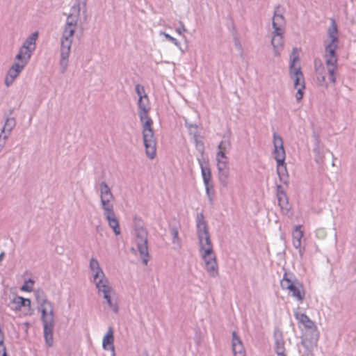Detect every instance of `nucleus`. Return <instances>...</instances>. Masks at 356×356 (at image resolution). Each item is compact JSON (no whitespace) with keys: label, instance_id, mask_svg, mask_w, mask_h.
<instances>
[{"label":"nucleus","instance_id":"f257e3e1","mask_svg":"<svg viewBox=\"0 0 356 356\" xmlns=\"http://www.w3.org/2000/svg\"><path fill=\"white\" fill-rule=\"evenodd\" d=\"M196 229L200 251L205 264V270L211 277H216L219 275L218 265L213 252L207 222L202 213L197 214Z\"/></svg>","mask_w":356,"mask_h":356},{"label":"nucleus","instance_id":"f03ea898","mask_svg":"<svg viewBox=\"0 0 356 356\" xmlns=\"http://www.w3.org/2000/svg\"><path fill=\"white\" fill-rule=\"evenodd\" d=\"M81 5L86 7V0L81 1L76 0L71 8L70 13L68 15L65 24L64 30L60 38V65L61 72L64 73L68 65V59L71 52V47L73 41V36L77 26V22L80 16Z\"/></svg>","mask_w":356,"mask_h":356},{"label":"nucleus","instance_id":"7ed1b4c3","mask_svg":"<svg viewBox=\"0 0 356 356\" xmlns=\"http://www.w3.org/2000/svg\"><path fill=\"white\" fill-rule=\"evenodd\" d=\"M40 310L41 320L43 323L44 337L48 347H51L54 343L53 331L54 327V316L52 304L42 307L38 306Z\"/></svg>","mask_w":356,"mask_h":356},{"label":"nucleus","instance_id":"20e7f679","mask_svg":"<svg viewBox=\"0 0 356 356\" xmlns=\"http://www.w3.org/2000/svg\"><path fill=\"white\" fill-rule=\"evenodd\" d=\"M280 286L283 290H288L289 294L298 302H302L305 298V291L302 284L291 273H285L280 281Z\"/></svg>","mask_w":356,"mask_h":356},{"label":"nucleus","instance_id":"39448f33","mask_svg":"<svg viewBox=\"0 0 356 356\" xmlns=\"http://www.w3.org/2000/svg\"><path fill=\"white\" fill-rule=\"evenodd\" d=\"M143 125V138L145 147L146 155L150 159H153L156 152V142L152 125V119L141 122Z\"/></svg>","mask_w":356,"mask_h":356},{"label":"nucleus","instance_id":"423d86ee","mask_svg":"<svg viewBox=\"0 0 356 356\" xmlns=\"http://www.w3.org/2000/svg\"><path fill=\"white\" fill-rule=\"evenodd\" d=\"M299 59L298 56L293 57L290 62L289 65V75L291 79L294 81V88L297 89L296 98L297 102H300L304 95V90L305 88L304 76L301 71L300 67H296L295 62Z\"/></svg>","mask_w":356,"mask_h":356},{"label":"nucleus","instance_id":"0eeeda50","mask_svg":"<svg viewBox=\"0 0 356 356\" xmlns=\"http://www.w3.org/2000/svg\"><path fill=\"white\" fill-rule=\"evenodd\" d=\"M337 49V43H328L325 46V58L329 74V79L330 81L332 83H336V72L338 67L337 56L336 54Z\"/></svg>","mask_w":356,"mask_h":356},{"label":"nucleus","instance_id":"6e6552de","mask_svg":"<svg viewBox=\"0 0 356 356\" xmlns=\"http://www.w3.org/2000/svg\"><path fill=\"white\" fill-rule=\"evenodd\" d=\"M136 244L143 263L147 265L149 259L147 245V232L139 224L136 225Z\"/></svg>","mask_w":356,"mask_h":356},{"label":"nucleus","instance_id":"1a4fd4ad","mask_svg":"<svg viewBox=\"0 0 356 356\" xmlns=\"http://www.w3.org/2000/svg\"><path fill=\"white\" fill-rule=\"evenodd\" d=\"M99 191L100 196V202L102 209L114 207L113 201L114 200L113 194L106 181H102L99 185Z\"/></svg>","mask_w":356,"mask_h":356},{"label":"nucleus","instance_id":"9d476101","mask_svg":"<svg viewBox=\"0 0 356 356\" xmlns=\"http://www.w3.org/2000/svg\"><path fill=\"white\" fill-rule=\"evenodd\" d=\"M273 145H274V158L277 164L281 165L284 164L285 150L283 145L282 138L277 134H273Z\"/></svg>","mask_w":356,"mask_h":356},{"label":"nucleus","instance_id":"9b49d317","mask_svg":"<svg viewBox=\"0 0 356 356\" xmlns=\"http://www.w3.org/2000/svg\"><path fill=\"white\" fill-rule=\"evenodd\" d=\"M296 318L312 332L311 341L316 342L318 339V333L314 323L304 313L295 314Z\"/></svg>","mask_w":356,"mask_h":356},{"label":"nucleus","instance_id":"f8f14e48","mask_svg":"<svg viewBox=\"0 0 356 356\" xmlns=\"http://www.w3.org/2000/svg\"><path fill=\"white\" fill-rule=\"evenodd\" d=\"M272 26L273 31L279 33V31L285 32L286 20L283 16L280 5L277 6L274 10Z\"/></svg>","mask_w":356,"mask_h":356},{"label":"nucleus","instance_id":"ddd939ff","mask_svg":"<svg viewBox=\"0 0 356 356\" xmlns=\"http://www.w3.org/2000/svg\"><path fill=\"white\" fill-rule=\"evenodd\" d=\"M113 208L114 207H110L103 209L104 216L107 220L109 227L113 230L115 234L119 235L121 232L119 220L115 216Z\"/></svg>","mask_w":356,"mask_h":356},{"label":"nucleus","instance_id":"4468645a","mask_svg":"<svg viewBox=\"0 0 356 356\" xmlns=\"http://www.w3.org/2000/svg\"><path fill=\"white\" fill-rule=\"evenodd\" d=\"M314 70L318 83L325 88L327 87L326 82V70L324 65L320 58H315L314 60Z\"/></svg>","mask_w":356,"mask_h":356},{"label":"nucleus","instance_id":"2eb2a0df","mask_svg":"<svg viewBox=\"0 0 356 356\" xmlns=\"http://www.w3.org/2000/svg\"><path fill=\"white\" fill-rule=\"evenodd\" d=\"M24 67L25 65L19 63H15L10 67L5 78V84L7 87H9L13 84L15 79L19 75Z\"/></svg>","mask_w":356,"mask_h":356},{"label":"nucleus","instance_id":"dca6fc26","mask_svg":"<svg viewBox=\"0 0 356 356\" xmlns=\"http://www.w3.org/2000/svg\"><path fill=\"white\" fill-rule=\"evenodd\" d=\"M138 115L140 122L147 120V119H151V118H149L147 115V113L151 109L149 98H142V97H140V98H139L138 101Z\"/></svg>","mask_w":356,"mask_h":356},{"label":"nucleus","instance_id":"f3484780","mask_svg":"<svg viewBox=\"0 0 356 356\" xmlns=\"http://www.w3.org/2000/svg\"><path fill=\"white\" fill-rule=\"evenodd\" d=\"M284 32L279 31V33H276V31L272 33L271 44L273 47L274 54L275 56H280V51L282 50L284 47Z\"/></svg>","mask_w":356,"mask_h":356},{"label":"nucleus","instance_id":"a211bd4d","mask_svg":"<svg viewBox=\"0 0 356 356\" xmlns=\"http://www.w3.org/2000/svg\"><path fill=\"white\" fill-rule=\"evenodd\" d=\"M96 288L99 293H102L103 296H106L108 293H114V291L109 284L108 280L104 277H102L96 281H94Z\"/></svg>","mask_w":356,"mask_h":356},{"label":"nucleus","instance_id":"6ab92c4d","mask_svg":"<svg viewBox=\"0 0 356 356\" xmlns=\"http://www.w3.org/2000/svg\"><path fill=\"white\" fill-rule=\"evenodd\" d=\"M90 269L93 273L94 281L104 277L105 274L101 268L98 261L95 258H91L90 261Z\"/></svg>","mask_w":356,"mask_h":356},{"label":"nucleus","instance_id":"aec40b11","mask_svg":"<svg viewBox=\"0 0 356 356\" xmlns=\"http://www.w3.org/2000/svg\"><path fill=\"white\" fill-rule=\"evenodd\" d=\"M277 197L278 204L281 207V209H286L288 211L289 209L288 197L281 185L277 186Z\"/></svg>","mask_w":356,"mask_h":356},{"label":"nucleus","instance_id":"412c9836","mask_svg":"<svg viewBox=\"0 0 356 356\" xmlns=\"http://www.w3.org/2000/svg\"><path fill=\"white\" fill-rule=\"evenodd\" d=\"M33 52V51L32 50L27 49L25 46H22L19 53L15 56V59L19 60V63L26 66L30 60Z\"/></svg>","mask_w":356,"mask_h":356},{"label":"nucleus","instance_id":"4be33fe9","mask_svg":"<svg viewBox=\"0 0 356 356\" xmlns=\"http://www.w3.org/2000/svg\"><path fill=\"white\" fill-rule=\"evenodd\" d=\"M114 337L113 330L112 327H109L106 335L103 338L102 346L105 350H111L114 351L113 346Z\"/></svg>","mask_w":356,"mask_h":356},{"label":"nucleus","instance_id":"5701e85b","mask_svg":"<svg viewBox=\"0 0 356 356\" xmlns=\"http://www.w3.org/2000/svg\"><path fill=\"white\" fill-rule=\"evenodd\" d=\"M10 305H13V309L15 311L21 310L22 307H31V300L29 298H24L22 296H16L11 302Z\"/></svg>","mask_w":356,"mask_h":356},{"label":"nucleus","instance_id":"b1692460","mask_svg":"<svg viewBox=\"0 0 356 356\" xmlns=\"http://www.w3.org/2000/svg\"><path fill=\"white\" fill-rule=\"evenodd\" d=\"M302 225H296L293 231V245L295 248H298L301 246L302 238L303 236V232L301 229Z\"/></svg>","mask_w":356,"mask_h":356},{"label":"nucleus","instance_id":"393cba45","mask_svg":"<svg viewBox=\"0 0 356 356\" xmlns=\"http://www.w3.org/2000/svg\"><path fill=\"white\" fill-rule=\"evenodd\" d=\"M16 125V120L15 118H7L5 122V124L2 128L1 133L0 136H6L7 138L10 136L12 130Z\"/></svg>","mask_w":356,"mask_h":356},{"label":"nucleus","instance_id":"a878e982","mask_svg":"<svg viewBox=\"0 0 356 356\" xmlns=\"http://www.w3.org/2000/svg\"><path fill=\"white\" fill-rule=\"evenodd\" d=\"M327 36L330 39L329 43H337L338 42V29L336 22L334 19H331V24L327 30Z\"/></svg>","mask_w":356,"mask_h":356},{"label":"nucleus","instance_id":"bb28decb","mask_svg":"<svg viewBox=\"0 0 356 356\" xmlns=\"http://www.w3.org/2000/svg\"><path fill=\"white\" fill-rule=\"evenodd\" d=\"M197 161L201 168V173L204 184L211 183V172L210 168L207 165H204L203 161L201 159L198 158Z\"/></svg>","mask_w":356,"mask_h":356},{"label":"nucleus","instance_id":"cd10ccee","mask_svg":"<svg viewBox=\"0 0 356 356\" xmlns=\"http://www.w3.org/2000/svg\"><path fill=\"white\" fill-rule=\"evenodd\" d=\"M229 168H218V177L220 184L225 188L228 186Z\"/></svg>","mask_w":356,"mask_h":356},{"label":"nucleus","instance_id":"c85d7f7f","mask_svg":"<svg viewBox=\"0 0 356 356\" xmlns=\"http://www.w3.org/2000/svg\"><path fill=\"white\" fill-rule=\"evenodd\" d=\"M217 168H229V159L225 153L218 151L216 154Z\"/></svg>","mask_w":356,"mask_h":356},{"label":"nucleus","instance_id":"c756f323","mask_svg":"<svg viewBox=\"0 0 356 356\" xmlns=\"http://www.w3.org/2000/svg\"><path fill=\"white\" fill-rule=\"evenodd\" d=\"M34 295L38 306L42 307L49 304H51L47 298L45 293L42 289H37L34 291Z\"/></svg>","mask_w":356,"mask_h":356},{"label":"nucleus","instance_id":"7c9ffc66","mask_svg":"<svg viewBox=\"0 0 356 356\" xmlns=\"http://www.w3.org/2000/svg\"><path fill=\"white\" fill-rule=\"evenodd\" d=\"M38 37V33L37 31L31 33L24 41L22 46H25L27 49L32 50L33 51L35 49V42Z\"/></svg>","mask_w":356,"mask_h":356},{"label":"nucleus","instance_id":"2f4dec72","mask_svg":"<svg viewBox=\"0 0 356 356\" xmlns=\"http://www.w3.org/2000/svg\"><path fill=\"white\" fill-rule=\"evenodd\" d=\"M275 351L277 354L285 351L284 341L282 339V334L275 332Z\"/></svg>","mask_w":356,"mask_h":356},{"label":"nucleus","instance_id":"473e14b6","mask_svg":"<svg viewBox=\"0 0 356 356\" xmlns=\"http://www.w3.org/2000/svg\"><path fill=\"white\" fill-rule=\"evenodd\" d=\"M310 343L311 341H307L306 339L302 340L301 345L303 349H299L300 356H314Z\"/></svg>","mask_w":356,"mask_h":356},{"label":"nucleus","instance_id":"72a5a7b5","mask_svg":"<svg viewBox=\"0 0 356 356\" xmlns=\"http://www.w3.org/2000/svg\"><path fill=\"white\" fill-rule=\"evenodd\" d=\"M277 172L280 177V181L284 184H287L288 182V175L286 172V168L284 164H282L281 165H278L277 164Z\"/></svg>","mask_w":356,"mask_h":356},{"label":"nucleus","instance_id":"f704fd0d","mask_svg":"<svg viewBox=\"0 0 356 356\" xmlns=\"http://www.w3.org/2000/svg\"><path fill=\"white\" fill-rule=\"evenodd\" d=\"M5 335L0 323V356H6V348L4 344Z\"/></svg>","mask_w":356,"mask_h":356},{"label":"nucleus","instance_id":"c9c22d12","mask_svg":"<svg viewBox=\"0 0 356 356\" xmlns=\"http://www.w3.org/2000/svg\"><path fill=\"white\" fill-rule=\"evenodd\" d=\"M111 294V293L106 294V296H104V298L106 300L107 304L113 312L117 314L119 311V307L117 302L112 301Z\"/></svg>","mask_w":356,"mask_h":356},{"label":"nucleus","instance_id":"e433bc0d","mask_svg":"<svg viewBox=\"0 0 356 356\" xmlns=\"http://www.w3.org/2000/svg\"><path fill=\"white\" fill-rule=\"evenodd\" d=\"M219 151L227 154L231 148V143L229 140H222L218 146Z\"/></svg>","mask_w":356,"mask_h":356},{"label":"nucleus","instance_id":"4c0bfd02","mask_svg":"<svg viewBox=\"0 0 356 356\" xmlns=\"http://www.w3.org/2000/svg\"><path fill=\"white\" fill-rule=\"evenodd\" d=\"M194 139L196 149L201 154V156H203L204 153V144L203 141L200 140L197 136H195Z\"/></svg>","mask_w":356,"mask_h":356},{"label":"nucleus","instance_id":"58836bf2","mask_svg":"<svg viewBox=\"0 0 356 356\" xmlns=\"http://www.w3.org/2000/svg\"><path fill=\"white\" fill-rule=\"evenodd\" d=\"M135 90L136 94L138 96V99L142 97V98H146L148 97L147 95L145 92V88L142 85L138 83L135 86Z\"/></svg>","mask_w":356,"mask_h":356},{"label":"nucleus","instance_id":"ea45409f","mask_svg":"<svg viewBox=\"0 0 356 356\" xmlns=\"http://www.w3.org/2000/svg\"><path fill=\"white\" fill-rule=\"evenodd\" d=\"M232 349L235 356H245V350L243 344L234 345Z\"/></svg>","mask_w":356,"mask_h":356},{"label":"nucleus","instance_id":"a19ab883","mask_svg":"<svg viewBox=\"0 0 356 356\" xmlns=\"http://www.w3.org/2000/svg\"><path fill=\"white\" fill-rule=\"evenodd\" d=\"M34 284V281L32 279H29L24 282L23 286L21 287V290L24 291H31L32 285Z\"/></svg>","mask_w":356,"mask_h":356},{"label":"nucleus","instance_id":"79ce46f5","mask_svg":"<svg viewBox=\"0 0 356 356\" xmlns=\"http://www.w3.org/2000/svg\"><path fill=\"white\" fill-rule=\"evenodd\" d=\"M185 125L188 128L190 134L193 135V137L197 136V125L190 124L187 122H186Z\"/></svg>","mask_w":356,"mask_h":356},{"label":"nucleus","instance_id":"37998d69","mask_svg":"<svg viewBox=\"0 0 356 356\" xmlns=\"http://www.w3.org/2000/svg\"><path fill=\"white\" fill-rule=\"evenodd\" d=\"M172 234V243L179 244V232L177 227H173L171 228Z\"/></svg>","mask_w":356,"mask_h":356},{"label":"nucleus","instance_id":"c03bdc74","mask_svg":"<svg viewBox=\"0 0 356 356\" xmlns=\"http://www.w3.org/2000/svg\"><path fill=\"white\" fill-rule=\"evenodd\" d=\"M205 189H206V193L209 197L210 202L212 201V195H213V191L211 192V191L213 188V185L211 183H209L207 184H204Z\"/></svg>","mask_w":356,"mask_h":356},{"label":"nucleus","instance_id":"a18cd8bd","mask_svg":"<svg viewBox=\"0 0 356 356\" xmlns=\"http://www.w3.org/2000/svg\"><path fill=\"white\" fill-rule=\"evenodd\" d=\"M163 35L166 39L174 43L177 47H179L181 49V44L176 38H173L168 33H163Z\"/></svg>","mask_w":356,"mask_h":356},{"label":"nucleus","instance_id":"49530a36","mask_svg":"<svg viewBox=\"0 0 356 356\" xmlns=\"http://www.w3.org/2000/svg\"><path fill=\"white\" fill-rule=\"evenodd\" d=\"M315 234L316 237L321 239L325 238L327 234L325 229L323 228L317 229L315 232Z\"/></svg>","mask_w":356,"mask_h":356},{"label":"nucleus","instance_id":"de8ad7c7","mask_svg":"<svg viewBox=\"0 0 356 356\" xmlns=\"http://www.w3.org/2000/svg\"><path fill=\"white\" fill-rule=\"evenodd\" d=\"M242 344V341L240 339V337L237 335L236 332H232V347L234 345H239Z\"/></svg>","mask_w":356,"mask_h":356},{"label":"nucleus","instance_id":"09e8293b","mask_svg":"<svg viewBox=\"0 0 356 356\" xmlns=\"http://www.w3.org/2000/svg\"><path fill=\"white\" fill-rule=\"evenodd\" d=\"M6 140H7L6 136H0V152L3 149V147L6 145Z\"/></svg>","mask_w":356,"mask_h":356},{"label":"nucleus","instance_id":"8fccbe9b","mask_svg":"<svg viewBox=\"0 0 356 356\" xmlns=\"http://www.w3.org/2000/svg\"><path fill=\"white\" fill-rule=\"evenodd\" d=\"M176 31L179 33V34H181L182 32H185L186 31V29H185L184 24L182 23H181V27L180 28H177L176 29Z\"/></svg>","mask_w":356,"mask_h":356},{"label":"nucleus","instance_id":"3c124183","mask_svg":"<svg viewBox=\"0 0 356 356\" xmlns=\"http://www.w3.org/2000/svg\"><path fill=\"white\" fill-rule=\"evenodd\" d=\"M299 250V254L300 257H302L304 252H305V248H302L301 246L298 248Z\"/></svg>","mask_w":356,"mask_h":356},{"label":"nucleus","instance_id":"603ef678","mask_svg":"<svg viewBox=\"0 0 356 356\" xmlns=\"http://www.w3.org/2000/svg\"><path fill=\"white\" fill-rule=\"evenodd\" d=\"M5 256V253L3 252H2L1 254H0V261L3 259V258Z\"/></svg>","mask_w":356,"mask_h":356},{"label":"nucleus","instance_id":"864d4df0","mask_svg":"<svg viewBox=\"0 0 356 356\" xmlns=\"http://www.w3.org/2000/svg\"><path fill=\"white\" fill-rule=\"evenodd\" d=\"M277 356H287L285 351H283V353H280L277 354Z\"/></svg>","mask_w":356,"mask_h":356},{"label":"nucleus","instance_id":"5fc2aeb1","mask_svg":"<svg viewBox=\"0 0 356 356\" xmlns=\"http://www.w3.org/2000/svg\"><path fill=\"white\" fill-rule=\"evenodd\" d=\"M96 229H97V232H100V230H102V228L100 226H97V228H96Z\"/></svg>","mask_w":356,"mask_h":356},{"label":"nucleus","instance_id":"6e6d98bb","mask_svg":"<svg viewBox=\"0 0 356 356\" xmlns=\"http://www.w3.org/2000/svg\"><path fill=\"white\" fill-rule=\"evenodd\" d=\"M135 220L141 221V220H140V218H135Z\"/></svg>","mask_w":356,"mask_h":356}]
</instances>
